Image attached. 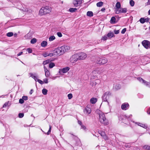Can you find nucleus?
Wrapping results in <instances>:
<instances>
[{"label":"nucleus","mask_w":150,"mask_h":150,"mask_svg":"<svg viewBox=\"0 0 150 150\" xmlns=\"http://www.w3.org/2000/svg\"><path fill=\"white\" fill-rule=\"evenodd\" d=\"M70 49V47L68 46H64L58 47L55 49L53 51V56H60L63 54L65 52L67 51Z\"/></svg>","instance_id":"1"},{"label":"nucleus","mask_w":150,"mask_h":150,"mask_svg":"<svg viewBox=\"0 0 150 150\" xmlns=\"http://www.w3.org/2000/svg\"><path fill=\"white\" fill-rule=\"evenodd\" d=\"M99 121L102 124L105 125L108 124V120L106 118L104 114L102 112H100L99 114Z\"/></svg>","instance_id":"2"},{"label":"nucleus","mask_w":150,"mask_h":150,"mask_svg":"<svg viewBox=\"0 0 150 150\" xmlns=\"http://www.w3.org/2000/svg\"><path fill=\"white\" fill-rule=\"evenodd\" d=\"M111 97V93L109 91L105 93L102 96L103 100L105 102H107L108 104L109 105V103L108 100H110Z\"/></svg>","instance_id":"3"},{"label":"nucleus","mask_w":150,"mask_h":150,"mask_svg":"<svg viewBox=\"0 0 150 150\" xmlns=\"http://www.w3.org/2000/svg\"><path fill=\"white\" fill-rule=\"evenodd\" d=\"M108 62L107 59L105 58H97L96 61V63L98 64H103L107 63Z\"/></svg>","instance_id":"4"},{"label":"nucleus","mask_w":150,"mask_h":150,"mask_svg":"<svg viewBox=\"0 0 150 150\" xmlns=\"http://www.w3.org/2000/svg\"><path fill=\"white\" fill-rule=\"evenodd\" d=\"M79 60H84L87 57V54L84 52H80L76 53Z\"/></svg>","instance_id":"5"},{"label":"nucleus","mask_w":150,"mask_h":150,"mask_svg":"<svg viewBox=\"0 0 150 150\" xmlns=\"http://www.w3.org/2000/svg\"><path fill=\"white\" fill-rule=\"evenodd\" d=\"M79 60L76 54L73 55L70 58V61L72 63L76 62Z\"/></svg>","instance_id":"6"},{"label":"nucleus","mask_w":150,"mask_h":150,"mask_svg":"<svg viewBox=\"0 0 150 150\" xmlns=\"http://www.w3.org/2000/svg\"><path fill=\"white\" fill-rule=\"evenodd\" d=\"M143 46L146 49L150 48V42L147 40H144L142 42Z\"/></svg>","instance_id":"7"},{"label":"nucleus","mask_w":150,"mask_h":150,"mask_svg":"<svg viewBox=\"0 0 150 150\" xmlns=\"http://www.w3.org/2000/svg\"><path fill=\"white\" fill-rule=\"evenodd\" d=\"M115 13L116 14H119L120 13H126L127 12V9L125 8H120L119 9H115Z\"/></svg>","instance_id":"8"},{"label":"nucleus","mask_w":150,"mask_h":150,"mask_svg":"<svg viewBox=\"0 0 150 150\" xmlns=\"http://www.w3.org/2000/svg\"><path fill=\"white\" fill-rule=\"evenodd\" d=\"M70 69L69 67H67L62 69H59V73L60 74H62V73H65L67 72Z\"/></svg>","instance_id":"9"},{"label":"nucleus","mask_w":150,"mask_h":150,"mask_svg":"<svg viewBox=\"0 0 150 150\" xmlns=\"http://www.w3.org/2000/svg\"><path fill=\"white\" fill-rule=\"evenodd\" d=\"M82 0H74L73 4L75 7L80 6L82 3Z\"/></svg>","instance_id":"10"},{"label":"nucleus","mask_w":150,"mask_h":150,"mask_svg":"<svg viewBox=\"0 0 150 150\" xmlns=\"http://www.w3.org/2000/svg\"><path fill=\"white\" fill-rule=\"evenodd\" d=\"M84 113L86 115H89L91 112V110L89 107H86L83 110Z\"/></svg>","instance_id":"11"},{"label":"nucleus","mask_w":150,"mask_h":150,"mask_svg":"<svg viewBox=\"0 0 150 150\" xmlns=\"http://www.w3.org/2000/svg\"><path fill=\"white\" fill-rule=\"evenodd\" d=\"M30 76L35 81H36L38 79V76L37 74L35 73H30L29 74Z\"/></svg>","instance_id":"12"},{"label":"nucleus","mask_w":150,"mask_h":150,"mask_svg":"<svg viewBox=\"0 0 150 150\" xmlns=\"http://www.w3.org/2000/svg\"><path fill=\"white\" fill-rule=\"evenodd\" d=\"M42 8L45 14L50 13L51 11V8L49 6H46Z\"/></svg>","instance_id":"13"},{"label":"nucleus","mask_w":150,"mask_h":150,"mask_svg":"<svg viewBox=\"0 0 150 150\" xmlns=\"http://www.w3.org/2000/svg\"><path fill=\"white\" fill-rule=\"evenodd\" d=\"M129 108V105L127 103H125L122 104L121 105V108L122 110H126Z\"/></svg>","instance_id":"14"},{"label":"nucleus","mask_w":150,"mask_h":150,"mask_svg":"<svg viewBox=\"0 0 150 150\" xmlns=\"http://www.w3.org/2000/svg\"><path fill=\"white\" fill-rule=\"evenodd\" d=\"M42 55L44 57H46L48 56L51 57L53 56V53H50L48 52H45Z\"/></svg>","instance_id":"15"},{"label":"nucleus","mask_w":150,"mask_h":150,"mask_svg":"<svg viewBox=\"0 0 150 150\" xmlns=\"http://www.w3.org/2000/svg\"><path fill=\"white\" fill-rule=\"evenodd\" d=\"M44 69L45 72V75L46 77H48L50 74L49 71L47 69L45 66H44Z\"/></svg>","instance_id":"16"},{"label":"nucleus","mask_w":150,"mask_h":150,"mask_svg":"<svg viewBox=\"0 0 150 150\" xmlns=\"http://www.w3.org/2000/svg\"><path fill=\"white\" fill-rule=\"evenodd\" d=\"M135 123L137 125H138L139 126L142 127H143L144 128L146 129L147 128V125L145 124H142V123H140L139 122H135Z\"/></svg>","instance_id":"17"},{"label":"nucleus","mask_w":150,"mask_h":150,"mask_svg":"<svg viewBox=\"0 0 150 150\" xmlns=\"http://www.w3.org/2000/svg\"><path fill=\"white\" fill-rule=\"evenodd\" d=\"M97 101V99L95 98H92L90 99V101L91 103L94 104Z\"/></svg>","instance_id":"18"},{"label":"nucleus","mask_w":150,"mask_h":150,"mask_svg":"<svg viewBox=\"0 0 150 150\" xmlns=\"http://www.w3.org/2000/svg\"><path fill=\"white\" fill-rule=\"evenodd\" d=\"M107 36L109 38H112L114 37L115 35L113 32L110 31L107 34Z\"/></svg>","instance_id":"19"},{"label":"nucleus","mask_w":150,"mask_h":150,"mask_svg":"<svg viewBox=\"0 0 150 150\" xmlns=\"http://www.w3.org/2000/svg\"><path fill=\"white\" fill-rule=\"evenodd\" d=\"M121 4L120 2H117L116 3L115 7L116 8L115 9H119L121 8Z\"/></svg>","instance_id":"20"},{"label":"nucleus","mask_w":150,"mask_h":150,"mask_svg":"<svg viewBox=\"0 0 150 150\" xmlns=\"http://www.w3.org/2000/svg\"><path fill=\"white\" fill-rule=\"evenodd\" d=\"M137 79L141 82H142V83H145H145H147V84H148V82L143 80L141 78H140V77L138 78H137Z\"/></svg>","instance_id":"21"},{"label":"nucleus","mask_w":150,"mask_h":150,"mask_svg":"<svg viewBox=\"0 0 150 150\" xmlns=\"http://www.w3.org/2000/svg\"><path fill=\"white\" fill-rule=\"evenodd\" d=\"M114 87L116 89L118 90L121 88V86L120 84H117L114 85Z\"/></svg>","instance_id":"22"},{"label":"nucleus","mask_w":150,"mask_h":150,"mask_svg":"<svg viewBox=\"0 0 150 150\" xmlns=\"http://www.w3.org/2000/svg\"><path fill=\"white\" fill-rule=\"evenodd\" d=\"M86 15L87 16L91 17L93 16V12L91 11H88Z\"/></svg>","instance_id":"23"},{"label":"nucleus","mask_w":150,"mask_h":150,"mask_svg":"<svg viewBox=\"0 0 150 150\" xmlns=\"http://www.w3.org/2000/svg\"><path fill=\"white\" fill-rule=\"evenodd\" d=\"M47 45V42L46 41H43L41 43V46L43 47H45Z\"/></svg>","instance_id":"24"},{"label":"nucleus","mask_w":150,"mask_h":150,"mask_svg":"<svg viewBox=\"0 0 150 150\" xmlns=\"http://www.w3.org/2000/svg\"><path fill=\"white\" fill-rule=\"evenodd\" d=\"M116 21V18L114 17H112L111 18L110 20V23H115Z\"/></svg>","instance_id":"25"},{"label":"nucleus","mask_w":150,"mask_h":150,"mask_svg":"<svg viewBox=\"0 0 150 150\" xmlns=\"http://www.w3.org/2000/svg\"><path fill=\"white\" fill-rule=\"evenodd\" d=\"M39 14L41 15L45 14L42 7L40 10L39 12Z\"/></svg>","instance_id":"26"},{"label":"nucleus","mask_w":150,"mask_h":150,"mask_svg":"<svg viewBox=\"0 0 150 150\" xmlns=\"http://www.w3.org/2000/svg\"><path fill=\"white\" fill-rule=\"evenodd\" d=\"M103 5V3L101 1L98 2L96 4L97 6L98 7H101Z\"/></svg>","instance_id":"27"},{"label":"nucleus","mask_w":150,"mask_h":150,"mask_svg":"<svg viewBox=\"0 0 150 150\" xmlns=\"http://www.w3.org/2000/svg\"><path fill=\"white\" fill-rule=\"evenodd\" d=\"M55 39V37L54 35L50 36L49 38V40L50 41H52Z\"/></svg>","instance_id":"28"},{"label":"nucleus","mask_w":150,"mask_h":150,"mask_svg":"<svg viewBox=\"0 0 150 150\" xmlns=\"http://www.w3.org/2000/svg\"><path fill=\"white\" fill-rule=\"evenodd\" d=\"M50 61L49 59L47 60L44 61L43 62L42 64L44 65H45L49 64L50 62Z\"/></svg>","instance_id":"29"},{"label":"nucleus","mask_w":150,"mask_h":150,"mask_svg":"<svg viewBox=\"0 0 150 150\" xmlns=\"http://www.w3.org/2000/svg\"><path fill=\"white\" fill-rule=\"evenodd\" d=\"M49 67L50 68H52L54 66H55V64L53 62H51L49 64Z\"/></svg>","instance_id":"30"},{"label":"nucleus","mask_w":150,"mask_h":150,"mask_svg":"<svg viewBox=\"0 0 150 150\" xmlns=\"http://www.w3.org/2000/svg\"><path fill=\"white\" fill-rule=\"evenodd\" d=\"M139 21L141 23H144L146 22V19L144 18H142L140 19Z\"/></svg>","instance_id":"31"},{"label":"nucleus","mask_w":150,"mask_h":150,"mask_svg":"<svg viewBox=\"0 0 150 150\" xmlns=\"http://www.w3.org/2000/svg\"><path fill=\"white\" fill-rule=\"evenodd\" d=\"M77 10V9L76 8H71L69 9V11L71 12H74Z\"/></svg>","instance_id":"32"},{"label":"nucleus","mask_w":150,"mask_h":150,"mask_svg":"<svg viewBox=\"0 0 150 150\" xmlns=\"http://www.w3.org/2000/svg\"><path fill=\"white\" fill-rule=\"evenodd\" d=\"M37 41V40L35 38H33L31 39L30 41V43L31 44H34Z\"/></svg>","instance_id":"33"},{"label":"nucleus","mask_w":150,"mask_h":150,"mask_svg":"<svg viewBox=\"0 0 150 150\" xmlns=\"http://www.w3.org/2000/svg\"><path fill=\"white\" fill-rule=\"evenodd\" d=\"M47 90L46 89H43L42 90V93L44 95H46L47 94Z\"/></svg>","instance_id":"34"},{"label":"nucleus","mask_w":150,"mask_h":150,"mask_svg":"<svg viewBox=\"0 0 150 150\" xmlns=\"http://www.w3.org/2000/svg\"><path fill=\"white\" fill-rule=\"evenodd\" d=\"M129 4L132 6H133L134 5V2L132 0H130L129 1Z\"/></svg>","instance_id":"35"},{"label":"nucleus","mask_w":150,"mask_h":150,"mask_svg":"<svg viewBox=\"0 0 150 150\" xmlns=\"http://www.w3.org/2000/svg\"><path fill=\"white\" fill-rule=\"evenodd\" d=\"M13 35V33L12 32H9L7 34V35L8 37H11Z\"/></svg>","instance_id":"36"},{"label":"nucleus","mask_w":150,"mask_h":150,"mask_svg":"<svg viewBox=\"0 0 150 150\" xmlns=\"http://www.w3.org/2000/svg\"><path fill=\"white\" fill-rule=\"evenodd\" d=\"M81 128L83 129L85 131H86L87 130L86 127L85 126L83 125H81Z\"/></svg>","instance_id":"37"},{"label":"nucleus","mask_w":150,"mask_h":150,"mask_svg":"<svg viewBox=\"0 0 150 150\" xmlns=\"http://www.w3.org/2000/svg\"><path fill=\"white\" fill-rule=\"evenodd\" d=\"M108 37V36H107V35H105L102 37V38L101 39V40H103L104 41L105 40L107 39Z\"/></svg>","instance_id":"38"},{"label":"nucleus","mask_w":150,"mask_h":150,"mask_svg":"<svg viewBox=\"0 0 150 150\" xmlns=\"http://www.w3.org/2000/svg\"><path fill=\"white\" fill-rule=\"evenodd\" d=\"M150 5V0H148V1L145 3V6H147Z\"/></svg>","instance_id":"39"},{"label":"nucleus","mask_w":150,"mask_h":150,"mask_svg":"<svg viewBox=\"0 0 150 150\" xmlns=\"http://www.w3.org/2000/svg\"><path fill=\"white\" fill-rule=\"evenodd\" d=\"M23 11L25 12H30L31 11V10L30 9H28V8H24L23 9Z\"/></svg>","instance_id":"40"},{"label":"nucleus","mask_w":150,"mask_h":150,"mask_svg":"<svg viewBox=\"0 0 150 150\" xmlns=\"http://www.w3.org/2000/svg\"><path fill=\"white\" fill-rule=\"evenodd\" d=\"M144 148L145 149H147V150H150V146L145 145L144 146Z\"/></svg>","instance_id":"41"},{"label":"nucleus","mask_w":150,"mask_h":150,"mask_svg":"<svg viewBox=\"0 0 150 150\" xmlns=\"http://www.w3.org/2000/svg\"><path fill=\"white\" fill-rule=\"evenodd\" d=\"M69 99H71L72 98V95L71 93H69L67 96Z\"/></svg>","instance_id":"42"},{"label":"nucleus","mask_w":150,"mask_h":150,"mask_svg":"<svg viewBox=\"0 0 150 150\" xmlns=\"http://www.w3.org/2000/svg\"><path fill=\"white\" fill-rule=\"evenodd\" d=\"M57 35L59 37H61L62 36V35L60 32H57Z\"/></svg>","instance_id":"43"},{"label":"nucleus","mask_w":150,"mask_h":150,"mask_svg":"<svg viewBox=\"0 0 150 150\" xmlns=\"http://www.w3.org/2000/svg\"><path fill=\"white\" fill-rule=\"evenodd\" d=\"M43 83H48V79H43Z\"/></svg>","instance_id":"44"},{"label":"nucleus","mask_w":150,"mask_h":150,"mask_svg":"<svg viewBox=\"0 0 150 150\" xmlns=\"http://www.w3.org/2000/svg\"><path fill=\"white\" fill-rule=\"evenodd\" d=\"M37 81L41 84H42L43 83V81L40 79H38Z\"/></svg>","instance_id":"45"},{"label":"nucleus","mask_w":150,"mask_h":150,"mask_svg":"<svg viewBox=\"0 0 150 150\" xmlns=\"http://www.w3.org/2000/svg\"><path fill=\"white\" fill-rule=\"evenodd\" d=\"M126 31V28H124L121 31V33L122 34H124L125 32Z\"/></svg>","instance_id":"46"},{"label":"nucleus","mask_w":150,"mask_h":150,"mask_svg":"<svg viewBox=\"0 0 150 150\" xmlns=\"http://www.w3.org/2000/svg\"><path fill=\"white\" fill-rule=\"evenodd\" d=\"M119 30H114V33L116 34H118L119 33Z\"/></svg>","instance_id":"47"},{"label":"nucleus","mask_w":150,"mask_h":150,"mask_svg":"<svg viewBox=\"0 0 150 150\" xmlns=\"http://www.w3.org/2000/svg\"><path fill=\"white\" fill-rule=\"evenodd\" d=\"M24 102V100L23 99H20L19 100V103H20L22 104Z\"/></svg>","instance_id":"48"},{"label":"nucleus","mask_w":150,"mask_h":150,"mask_svg":"<svg viewBox=\"0 0 150 150\" xmlns=\"http://www.w3.org/2000/svg\"><path fill=\"white\" fill-rule=\"evenodd\" d=\"M49 127H50V128L49 130V131H48V132L47 133V134H49L50 133L51 130L52 126L50 125L49 126Z\"/></svg>","instance_id":"49"},{"label":"nucleus","mask_w":150,"mask_h":150,"mask_svg":"<svg viewBox=\"0 0 150 150\" xmlns=\"http://www.w3.org/2000/svg\"><path fill=\"white\" fill-rule=\"evenodd\" d=\"M18 116L20 118H22L24 116V114L23 113H20L19 114Z\"/></svg>","instance_id":"50"},{"label":"nucleus","mask_w":150,"mask_h":150,"mask_svg":"<svg viewBox=\"0 0 150 150\" xmlns=\"http://www.w3.org/2000/svg\"><path fill=\"white\" fill-rule=\"evenodd\" d=\"M22 99L23 100H27L28 99V97L27 96H23L22 97Z\"/></svg>","instance_id":"51"},{"label":"nucleus","mask_w":150,"mask_h":150,"mask_svg":"<svg viewBox=\"0 0 150 150\" xmlns=\"http://www.w3.org/2000/svg\"><path fill=\"white\" fill-rule=\"evenodd\" d=\"M27 51L29 52V53H31L32 52V50L30 48H28L27 49Z\"/></svg>","instance_id":"52"},{"label":"nucleus","mask_w":150,"mask_h":150,"mask_svg":"<svg viewBox=\"0 0 150 150\" xmlns=\"http://www.w3.org/2000/svg\"><path fill=\"white\" fill-rule=\"evenodd\" d=\"M22 53H23V52H21L17 54V55L18 56H19L21 55L22 54Z\"/></svg>","instance_id":"53"},{"label":"nucleus","mask_w":150,"mask_h":150,"mask_svg":"<svg viewBox=\"0 0 150 150\" xmlns=\"http://www.w3.org/2000/svg\"><path fill=\"white\" fill-rule=\"evenodd\" d=\"M145 19H146V22H148L149 20V18H145Z\"/></svg>","instance_id":"54"},{"label":"nucleus","mask_w":150,"mask_h":150,"mask_svg":"<svg viewBox=\"0 0 150 150\" xmlns=\"http://www.w3.org/2000/svg\"><path fill=\"white\" fill-rule=\"evenodd\" d=\"M148 114L150 115V108H149V110L147 112Z\"/></svg>","instance_id":"55"},{"label":"nucleus","mask_w":150,"mask_h":150,"mask_svg":"<svg viewBox=\"0 0 150 150\" xmlns=\"http://www.w3.org/2000/svg\"><path fill=\"white\" fill-rule=\"evenodd\" d=\"M7 104L5 103L3 105V107H6Z\"/></svg>","instance_id":"56"},{"label":"nucleus","mask_w":150,"mask_h":150,"mask_svg":"<svg viewBox=\"0 0 150 150\" xmlns=\"http://www.w3.org/2000/svg\"><path fill=\"white\" fill-rule=\"evenodd\" d=\"M105 10V8H102L101 9V11H104Z\"/></svg>","instance_id":"57"},{"label":"nucleus","mask_w":150,"mask_h":150,"mask_svg":"<svg viewBox=\"0 0 150 150\" xmlns=\"http://www.w3.org/2000/svg\"><path fill=\"white\" fill-rule=\"evenodd\" d=\"M79 122V124H80V125H81V122H80V121H79V122Z\"/></svg>","instance_id":"58"},{"label":"nucleus","mask_w":150,"mask_h":150,"mask_svg":"<svg viewBox=\"0 0 150 150\" xmlns=\"http://www.w3.org/2000/svg\"><path fill=\"white\" fill-rule=\"evenodd\" d=\"M145 85H148L149 84V82H148V84H147V83H145H145H144Z\"/></svg>","instance_id":"59"},{"label":"nucleus","mask_w":150,"mask_h":150,"mask_svg":"<svg viewBox=\"0 0 150 150\" xmlns=\"http://www.w3.org/2000/svg\"><path fill=\"white\" fill-rule=\"evenodd\" d=\"M148 12L149 14L150 15V9L149 11Z\"/></svg>","instance_id":"60"},{"label":"nucleus","mask_w":150,"mask_h":150,"mask_svg":"<svg viewBox=\"0 0 150 150\" xmlns=\"http://www.w3.org/2000/svg\"><path fill=\"white\" fill-rule=\"evenodd\" d=\"M104 135H105V133H103V135L101 134V135L102 136H103H103H104Z\"/></svg>","instance_id":"61"},{"label":"nucleus","mask_w":150,"mask_h":150,"mask_svg":"<svg viewBox=\"0 0 150 150\" xmlns=\"http://www.w3.org/2000/svg\"><path fill=\"white\" fill-rule=\"evenodd\" d=\"M105 139H107V137H105Z\"/></svg>","instance_id":"62"},{"label":"nucleus","mask_w":150,"mask_h":150,"mask_svg":"<svg viewBox=\"0 0 150 150\" xmlns=\"http://www.w3.org/2000/svg\"><path fill=\"white\" fill-rule=\"evenodd\" d=\"M30 94H31L32 93H30Z\"/></svg>","instance_id":"63"},{"label":"nucleus","mask_w":150,"mask_h":150,"mask_svg":"<svg viewBox=\"0 0 150 150\" xmlns=\"http://www.w3.org/2000/svg\"><path fill=\"white\" fill-rule=\"evenodd\" d=\"M149 29H150V27H149Z\"/></svg>","instance_id":"64"}]
</instances>
